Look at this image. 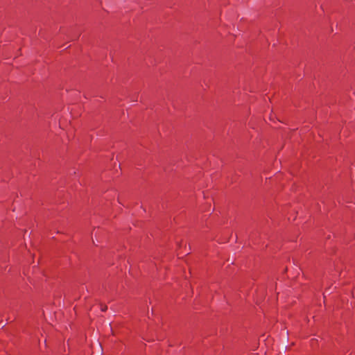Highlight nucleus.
Wrapping results in <instances>:
<instances>
[{
	"instance_id": "nucleus-1",
	"label": "nucleus",
	"mask_w": 355,
	"mask_h": 355,
	"mask_svg": "<svg viewBox=\"0 0 355 355\" xmlns=\"http://www.w3.org/2000/svg\"><path fill=\"white\" fill-rule=\"evenodd\" d=\"M107 309V306H104L103 308H102V311H106Z\"/></svg>"
}]
</instances>
